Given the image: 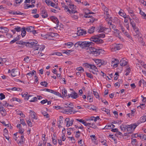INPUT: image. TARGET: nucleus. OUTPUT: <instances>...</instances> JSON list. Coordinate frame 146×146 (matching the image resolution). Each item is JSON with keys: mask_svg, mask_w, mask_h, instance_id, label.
<instances>
[{"mask_svg": "<svg viewBox=\"0 0 146 146\" xmlns=\"http://www.w3.org/2000/svg\"><path fill=\"white\" fill-rule=\"evenodd\" d=\"M105 34L102 33L94 36H92L90 39L91 41L94 42L96 43L100 44L104 42L103 40L100 38H104L105 36Z\"/></svg>", "mask_w": 146, "mask_h": 146, "instance_id": "1", "label": "nucleus"}, {"mask_svg": "<svg viewBox=\"0 0 146 146\" xmlns=\"http://www.w3.org/2000/svg\"><path fill=\"white\" fill-rule=\"evenodd\" d=\"M67 5L69 6L70 9L68 8L67 6L65 5L64 7L65 11L68 12L70 14L75 13L77 12V11L75 10L76 9V6L75 5L72 3L67 4Z\"/></svg>", "mask_w": 146, "mask_h": 146, "instance_id": "2", "label": "nucleus"}, {"mask_svg": "<svg viewBox=\"0 0 146 146\" xmlns=\"http://www.w3.org/2000/svg\"><path fill=\"white\" fill-rule=\"evenodd\" d=\"M102 51V49H97L91 46V48H90V50H88L87 52L90 54H92V55L96 56L100 54Z\"/></svg>", "mask_w": 146, "mask_h": 146, "instance_id": "3", "label": "nucleus"}, {"mask_svg": "<svg viewBox=\"0 0 146 146\" xmlns=\"http://www.w3.org/2000/svg\"><path fill=\"white\" fill-rule=\"evenodd\" d=\"M140 123L139 122L137 121V123L132 124L127 126V130L129 133H131L134 130L135 128Z\"/></svg>", "mask_w": 146, "mask_h": 146, "instance_id": "4", "label": "nucleus"}, {"mask_svg": "<svg viewBox=\"0 0 146 146\" xmlns=\"http://www.w3.org/2000/svg\"><path fill=\"white\" fill-rule=\"evenodd\" d=\"M91 41H82V44L81 45V47L82 48L86 49L89 48L90 50V48L91 47L90 46H94V43Z\"/></svg>", "mask_w": 146, "mask_h": 146, "instance_id": "5", "label": "nucleus"}, {"mask_svg": "<svg viewBox=\"0 0 146 146\" xmlns=\"http://www.w3.org/2000/svg\"><path fill=\"white\" fill-rule=\"evenodd\" d=\"M130 23L136 32V35H134V36H137V37H139L140 36V33L138 29L136 27L135 23L133 21H132L130 22Z\"/></svg>", "mask_w": 146, "mask_h": 146, "instance_id": "6", "label": "nucleus"}, {"mask_svg": "<svg viewBox=\"0 0 146 146\" xmlns=\"http://www.w3.org/2000/svg\"><path fill=\"white\" fill-rule=\"evenodd\" d=\"M123 46L122 45L120 44H114L113 45V47L111 48L112 51H116L117 50H119Z\"/></svg>", "mask_w": 146, "mask_h": 146, "instance_id": "7", "label": "nucleus"}, {"mask_svg": "<svg viewBox=\"0 0 146 146\" xmlns=\"http://www.w3.org/2000/svg\"><path fill=\"white\" fill-rule=\"evenodd\" d=\"M77 34L78 36H82L85 35L86 34V31L84 29H81L80 27L78 28H77Z\"/></svg>", "mask_w": 146, "mask_h": 146, "instance_id": "8", "label": "nucleus"}, {"mask_svg": "<svg viewBox=\"0 0 146 146\" xmlns=\"http://www.w3.org/2000/svg\"><path fill=\"white\" fill-rule=\"evenodd\" d=\"M41 12L40 15L43 18H45L48 17V15L47 12L45 9L44 8H42L41 9Z\"/></svg>", "mask_w": 146, "mask_h": 146, "instance_id": "9", "label": "nucleus"}, {"mask_svg": "<svg viewBox=\"0 0 146 146\" xmlns=\"http://www.w3.org/2000/svg\"><path fill=\"white\" fill-rule=\"evenodd\" d=\"M65 121L66 122V127H69L73 124L74 120L71 119L70 120L69 118L67 117L65 119Z\"/></svg>", "mask_w": 146, "mask_h": 146, "instance_id": "10", "label": "nucleus"}, {"mask_svg": "<svg viewBox=\"0 0 146 146\" xmlns=\"http://www.w3.org/2000/svg\"><path fill=\"white\" fill-rule=\"evenodd\" d=\"M68 98L71 97L73 99H76L78 97L77 94L75 92H72L71 94L68 95Z\"/></svg>", "mask_w": 146, "mask_h": 146, "instance_id": "11", "label": "nucleus"}, {"mask_svg": "<svg viewBox=\"0 0 146 146\" xmlns=\"http://www.w3.org/2000/svg\"><path fill=\"white\" fill-rule=\"evenodd\" d=\"M86 66H88V67H90V68L94 70L96 72H98V70L97 68L94 65L90 64H88V63H86Z\"/></svg>", "mask_w": 146, "mask_h": 146, "instance_id": "12", "label": "nucleus"}, {"mask_svg": "<svg viewBox=\"0 0 146 146\" xmlns=\"http://www.w3.org/2000/svg\"><path fill=\"white\" fill-rule=\"evenodd\" d=\"M50 19L52 21L56 24L57 26L58 25L59 21L56 17L52 16L50 17ZM57 27H58V26H57Z\"/></svg>", "mask_w": 146, "mask_h": 146, "instance_id": "13", "label": "nucleus"}, {"mask_svg": "<svg viewBox=\"0 0 146 146\" xmlns=\"http://www.w3.org/2000/svg\"><path fill=\"white\" fill-rule=\"evenodd\" d=\"M119 61L117 59L114 58L112 59L111 64H113V66H115V67H116L117 66L118 64H119Z\"/></svg>", "mask_w": 146, "mask_h": 146, "instance_id": "14", "label": "nucleus"}, {"mask_svg": "<svg viewBox=\"0 0 146 146\" xmlns=\"http://www.w3.org/2000/svg\"><path fill=\"white\" fill-rule=\"evenodd\" d=\"M0 32L7 33L9 31V30L6 27H0Z\"/></svg>", "mask_w": 146, "mask_h": 146, "instance_id": "15", "label": "nucleus"}, {"mask_svg": "<svg viewBox=\"0 0 146 146\" xmlns=\"http://www.w3.org/2000/svg\"><path fill=\"white\" fill-rule=\"evenodd\" d=\"M127 62L125 61V59L124 58H122L120 60V64L121 66H125L127 64Z\"/></svg>", "mask_w": 146, "mask_h": 146, "instance_id": "16", "label": "nucleus"}, {"mask_svg": "<svg viewBox=\"0 0 146 146\" xmlns=\"http://www.w3.org/2000/svg\"><path fill=\"white\" fill-rule=\"evenodd\" d=\"M64 45L66 46L67 48H70L74 45V44L72 42H68L64 43Z\"/></svg>", "mask_w": 146, "mask_h": 146, "instance_id": "17", "label": "nucleus"}, {"mask_svg": "<svg viewBox=\"0 0 146 146\" xmlns=\"http://www.w3.org/2000/svg\"><path fill=\"white\" fill-rule=\"evenodd\" d=\"M25 29L27 31L30 32H32L34 29V27L31 26L28 27Z\"/></svg>", "mask_w": 146, "mask_h": 146, "instance_id": "18", "label": "nucleus"}, {"mask_svg": "<svg viewBox=\"0 0 146 146\" xmlns=\"http://www.w3.org/2000/svg\"><path fill=\"white\" fill-rule=\"evenodd\" d=\"M30 41L31 42V43L33 44V47L34 46H39V45L37 44L38 42L36 40H30Z\"/></svg>", "mask_w": 146, "mask_h": 146, "instance_id": "19", "label": "nucleus"}, {"mask_svg": "<svg viewBox=\"0 0 146 146\" xmlns=\"http://www.w3.org/2000/svg\"><path fill=\"white\" fill-rule=\"evenodd\" d=\"M62 96L63 97H66L67 96V91L66 89L64 88L62 89Z\"/></svg>", "mask_w": 146, "mask_h": 146, "instance_id": "20", "label": "nucleus"}, {"mask_svg": "<svg viewBox=\"0 0 146 146\" xmlns=\"http://www.w3.org/2000/svg\"><path fill=\"white\" fill-rule=\"evenodd\" d=\"M98 29H99L98 31V32H103L104 31L106 30V29H109L108 28H105L104 27H102L101 26H100Z\"/></svg>", "mask_w": 146, "mask_h": 146, "instance_id": "21", "label": "nucleus"}, {"mask_svg": "<svg viewBox=\"0 0 146 146\" xmlns=\"http://www.w3.org/2000/svg\"><path fill=\"white\" fill-rule=\"evenodd\" d=\"M73 51L72 50H64L62 51V53L63 54H66L68 55H69L70 54V53Z\"/></svg>", "mask_w": 146, "mask_h": 146, "instance_id": "22", "label": "nucleus"}, {"mask_svg": "<svg viewBox=\"0 0 146 146\" xmlns=\"http://www.w3.org/2000/svg\"><path fill=\"white\" fill-rule=\"evenodd\" d=\"M26 29H25V28L24 27H23V28H22V30H21V35L22 37H23L26 34Z\"/></svg>", "mask_w": 146, "mask_h": 146, "instance_id": "23", "label": "nucleus"}, {"mask_svg": "<svg viewBox=\"0 0 146 146\" xmlns=\"http://www.w3.org/2000/svg\"><path fill=\"white\" fill-rule=\"evenodd\" d=\"M95 27H92L89 29L88 32L89 34H91L93 33L94 31Z\"/></svg>", "mask_w": 146, "mask_h": 146, "instance_id": "24", "label": "nucleus"}, {"mask_svg": "<svg viewBox=\"0 0 146 146\" xmlns=\"http://www.w3.org/2000/svg\"><path fill=\"white\" fill-rule=\"evenodd\" d=\"M49 33V36H50V37L52 38V39L53 37L55 36H57L58 35L57 33Z\"/></svg>", "mask_w": 146, "mask_h": 146, "instance_id": "25", "label": "nucleus"}, {"mask_svg": "<svg viewBox=\"0 0 146 146\" xmlns=\"http://www.w3.org/2000/svg\"><path fill=\"white\" fill-rule=\"evenodd\" d=\"M49 33L46 34V35H41V36L43 37L44 39H47L49 40H52V38L50 37V36H49Z\"/></svg>", "mask_w": 146, "mask_h": 146, "instance_id": "26", "label": "nucleus"}, {"mask_svg": "<svg viewBox=\"0 0 146 146\" xmlns=\"http://www.w3.org/2000/svg\"><path fill=\"white\" fill-rule=\"evenodd\" d=\"M82 44V41H79L76 42L74 45V46L75 48H77L79 46L81 47Z\"/></svg>", "mask_w": 146, "mask_h": 146, "instance_id": "27", "label": "nucleus"}, {"mask_svg": "<svg viewBox=\"0 0 146 146\" xmlns=\"http://www.w3.org/2000/svg\"><path fill=\"white\" fill-rule=\"evenodd\" d=\"M30 113L31 117L35 119H37V117L36 116L35 114V113L34 111H31Z\"/></svg>", "mask_w": 146, "mask_h": 146, "instance_id": "28", "label": "nucleus"}, {"mask_svg": "<svg viewBox=\"0 0 146 146\" xmlns=\"http://www.w3.org/2000/svg\"><path fill=\"white\" fill-rule=\"evenodd\" d=\"M140 121H138L140 123L145 121H146V115L141 117Z\"/></svg>", "mask_w": 146, "mask_h": 146, "instance_id": "29", "label": "nucleus"}, {"mask_svg": "<svg viewBox=\"0 0 146 146\" xmlns=\"http://www.w3.org/2000/svg\"><path fill=\"white\" fill-rule=\"evenodd\" d=\"M26 46L29 47H33V44L31 42L30 40L29 41L26 42Z\"/></svg>", "mask_w": 146, "mask_h": 146, "instance_id": "30", "label": "nucleus"}, {"mask_svg": "<svg viewBox=\"0 0 146 146\" xmlns=\"http://www.w3.org/2000/svg\"><path fill=\"white\" fill-rule=\"evenodd\" d=\"M45 47L44 46H40L39 47L36 46L35 48V50H38V49L40 48V50H43L45 48Z\"/></svg>", "mask_w": 146, "mask_h": 146, "instance_id": "31", "label": "nucleus"}, {"mask_svg": "<svg viewBox=\"0 0 146 146\" xmlns=\"http://www.w3.org/2000/svg\"><path fill=\"white\" fill-rule=\"evenodd\" d=\"M108 24H109L110 25V30L111 29V28L114 31L116 29V27L114 25L112 24L111 22H108Z\"/></svg>", "mask_w": 146, "mask_h": 146, "instance_id": "32", "label": "nucleus"}, {"mask_svg": "<svg viewBox=\"0 0 146 146\" xmlns=\"http://www.w3.org/2000/svg\"><path fill=\"white\" fill-rule=\"evenodd\" d=\"M42 114H43L44 116L46 118H49V115L48 113L46 111H42Z\"/></svg>", "mask_w": 146, "mask_h": 146, "instance_id": "33", "label": "nucleus"}, {"mask_svg": "<svg viewBox=\"0 0 146 146\" xmlns=\"http://www.w3.org/2000/svg\"><path fill=\"white\" fill-rule=\"evenodd\" d=\"M64 112L65 113L68 114H71L72 113V111H71V110L67 109L65 110L64 111Z\"/></svg>", "mask_w": 146, "mask_h": 146, "instance_id": "34", "label": "nucleus"}, {"mask_svg": "<svg viewBox=\"0 0 146 146\" xmlns=\"http://www.w3.org/2000/svg\"><path fill=\"white\" fill-rule=\"evenodd\" d=\"M140 14L143 17V18L146 19V14L141 10H140Z\"/></svg>", "mask_w": 146, "mask_h": 146, "instance_id": "35", "label": "nucleus"}, {"mask_svg": "<svg viewBox=\"0 0 146 146\" xmlns=\"http://www.w3.org/2000/svg\"><path fill=\"white\" fill-rule=\"evenodd\" d=\"M16 44H20L22 45H25L26 42H23L22 40L17 41L16 42Z\"/></svg>", "mask_w": 146, "mask_h": 146, "instance_id": "36", "label": "nucleus"}, {"mask_svg": "<svg viewBox=\"0 0 146 146\" xmlns=\"http://www.w3.org/2000/svg\"><path fill=\"white\" fill-rule=\"evenodd\" d=\"M121 11H122V10H121L119 12V14L121 16H122L123 17H125L126 16V14L125 13L122 12Z\"/></svg>", "mask_w": 146, "mask_h": 146, "instance_id": "37", "label": "nucleus"}, {"mask_svg": "<svg viewBox=\"0 0 146 146\" xmlns=\"http://www.w3.org/2000/svg\"><path fill=\"white\" fill-rule=\"evenodd\" d=\"M114 31H115L114 33L117 34V36L119 37V36H120L119 34L120 33V32L117 29L115 30Z\"/></svg>", "mask_w": 146, "mask_h": 146, "instance_id": "38", "label": "nucleus"}, {"mask_svg": "<svg viewBox=\"0 0 146 146\" xmlns=\"http://www.w3.org/2000/svg\"><path fill=\"white\" fill-rule=\"evenodd\" d=\"M14 29L17 32H20L22 30V28L20 27L19 26L16 27Z\"/></svg>", "mask_w": 146, "mask_h": 146, "instance_id": "39", "label": "nucleus"}, {"mask_svg": "<svg viewBox=\"0 0 146 146\" xmlns=\"http://www.w3.org/2000/svg\"><path fill=\"white\" fill-rule=\"evenodd\" d=\"M53 94L60 97L63 98L61 94L58 92L54 91Z\"/></svg>", "mask_w": 146, "mask_h": 146, "instance_id": "40", "label": "nucleus"}, {"mask_svg": "<svg viewBox=\"0 0 146 146\" xmlns=\"http://www.w3.org/2000/svg\"><path fill=\"white\" fill-rule=\"evenodd\" d=\"M88 126L94 129H96L97 128V126L94 123H91V124L89 125Z\"/></svg>", "mask_w": 146, "mask_h": 146, "instance_id": "41", "label": "nucleus"}, {"mask_svg": "<svg viewBox=\"0 0 146 146\" xmlns=\"http://www.w3.org/2000/svg\"><path fill=\"white\" fill-rule=\"evenodd\" d=\"M120 129L122 131H125L127 130V126H124L123 125L120 126Z\"/></svg>", "mask_w": 146, "mask_h": 146, "instance_id": "42", "label": "nucleus"}, {"mask_svg": "<svg viewBox=\"0 0 146 146\" xmlns=\"http://www.w3.org/2000/svg\"><path fill=\"white\" fill-rule=\"evenodd\" d=\"M101 110L103 111H105L107 114H108L110 112V110H109L106 109L105 108H102Z\"/></svg>", "mask_w": 146, "mask_h": 146, "instance_id": "43", "label": "nucleus"}, {"mask_svg": "<svg viewBox=\"0 0 146 146\" xmlns=\"http://www.w3.org/2000/svg\"><path fill=\"white\" fill-rule=\"evenodd\" d=\"M93 94L94 96L96 98H99V95L98 93L97 92L94 91H93Z\"/></svg>", "mask_w": 146, "mask_h": 146, "instance_id": "44", "label": "nucleus"}, {"mask_svg": "<svg viewBox=\"0 0 146 146\" xmlns=\"http://www.w3.org/2000/svg\"><path fill=\"white\" fill-rule=\"evenodd\" d=\"M86 74L88 77L90 78L91 79L93 78V75L91 73L86 72Z\"/></svg>", "mask_w": 146, "mask_h": 146, "instance_id": "45", "label": "nucleus"}, {"mask_svg": "<svg viewBox=\"0 0 146 146\" xmlns=\"http://www.w3.org/2000/svg\"><path fill=\"white\" fill-rule=\"evenodd\" d=\"M88 13H89V14H86L84 15V17L86 18H91L92 16L91 15H89V14H91L92 13H92V12H89Z\"/></svg>", "mask_w": 146, "mask_h": 146, "instance_id": "46", "label": "nucleus"}, {"mask_svg": "<svg viewBox=\"0 0 146 146\" xmlns=\"http://www.w3.org/2000/svg\"><path fill=\"white\" fill-rule=\"evenodd\" d=\"M101 142L102 145H104L106 146H108L106 143V141L105 139H102L101 140Z\"/></svg>", "mask_w": 146, "mask_h": 146, "instance_id": "47", "label": "nucleus"}, {"mask_svg": "<svg viewBox=\"0 0 146 146\" xmlns=\"http://www.w3.org/2000/svg\"><path fill=\"white\" fill-rule=\"evenodd\" d=\"M131 70L130 68L129 67L126 70L125 72L126 73L125 74V75L126 76L128 75L129 74V73L130 72Z\"/></svg>", "mask_w": 146, "mask_h": 146, "instance_id": "48", "label": "nucleus"}, {"mask_svg": "<svg viewBox=\"0 0 146 146\" xmlns=\"http://www.w3.org/2000/svg\"><path fill=\"white\" fill-rule=\"evenodd\" d=\"M40 84L43 86L45 87H47V85L48 84V83L46 82H41L40 83Z\"/></svg>", "mask_w": 146, "mask_h": 146, "instance_id": "49", "label": "nucleus"}, {"mask_svg": "<svg viewBox=\"0 0 146 146\" xmlns=\"http://www.w3.org/2000/svg\"><path fill=\"white\" fill-rule=\"evenodd\" d=\"M77 70L81 72H84V69L82 67H80L76 68Z\"/></svg>", "mask_w": 146, "mask_h": 146, "instance_id": "50", "label": "nucleus"}, {"mask_svg": "<svg viewBox=\"0 0 146 146\" xmlns=\"http://www.w3.org/2000/svg\"><path fill=\"white\" fill-rule=\"evenodd\" d=\"M37 100V98L36 97H34L33 98V99H31V100L29 101L31 102H33L36 101Z\"/></svg>", "mask_w": 146, "mask_h": 146, "instance_id": "51", "label": "nucleus"}, {"mask_svg": "<svg viewBox=\"0 0 146 146\" xmlns=\"http://www.w3.org/2000/svg\"><path fill=\"white\" fill-rule=\"evenodd\" d=\"M20 121L21 122V124H22L23 126H26V124L25 123V122L23 119H21Z\"/></svg>", "mask_w": 146, "mask_h": 146, "instance_id": "52", "label": "nucleus"}, {"mask_svg": "<svg viewBox=\"0 0 146 146\" xmlns=\"http://www.w3.org/2000/svg\"><path fill=\"white\" fill-rule=\"evenodd\" d=\"M122 121L121 120H116V121H114L113 122H112V123H118L120 124H121Z\"/></svg>", "mask_w": 146, "mask_h": 146, "instance_id": "53", "label": "nucleus"}, {"mask_svg": "<svg viewBox=\"0 0 146 146\" xmlns=\"http://www.w3.org/2000/svg\"><path fill=\"white\" fill-rule=\"evenodd\" d=\"M0 99L1 100H2L5 98V95L3 93H1L0 94Z\"/></svg>", "mask_w": 146, "mask_h": 146, "instance_id": "54", "label": "nucleus"}, {"mask_svg": "<svg viewBox=\"0 0 146 146\" xmlns=\"http://www.w3.org/2000/svg\"><path fill=\"white\" fill-rule=\"evenodd\" d=\"M2 104L3 105V106L6 107H8L9 105V104L7 103L6 101H4L3 103Z\"/></svg>", "mask_w": 146, "mask_h": 146, "instance_id": "55", "label": "nucleus"}, {"mask_svg": "<svg viewBox=\"0 0 146 146\" xmlns=\"http://www.w3.org/2000/svg\"><path fill=\"white\" fill-rule=\"evenodd\" d=\"M28 93L27 92H23L22 93V96L23 97H25L28 96Z\"/></svg>", "mask_w": 146, "mask_h": 146, "instance_id": "56", "label": "nucleus"}, {"mask_svg": "<svg viewBox=\"0 0 146 146\" xmlns=\"http://www.w3.org/2000/svg\"><path fill=\"white\" fill-rule=\"evenodd\" d=\"M27 122L28 124V125L30 126V127H32V123L31 122V121L30 120H28L27 121Z\"/></svg>", "mask_w": 146, "mask_h": 146, "instance_id": "57", "label": "nucleus"}, {"mask_svg": "<svg viewBox=\"0 0 146 146\" xmlns=\"http://www.w3.org/2000/svg\"><path fill=\"white\" fill-rule=\"evenodd\" d=\"M12 101H17L18 102H21V100L19 98H13L12 99Z\"/></svg>", "mask_w": 146, "mask_h": 146, "instance_id": "58", "label": "nucleus"}, {"mask_svg": "<svg viewBox=\"0 0 146 146\" xmlns=\"http://www.w3.org/2000/svg\"><path fill=\"white\" fill-rule=\"evenodd\" d=\"M76 120L80 122H81L83 124L85 123L84 122V121L83 119H76Z\"/></svg>", "mask_w": 146, "mask_h": 146, "instance_id": "59", "label": "nucleus"}, {"mask_svg": "<svg viewBox=\"0 0 146 146\" xmlns=\"http://www.w3.org/2000/svg\"><path fill=\"white\" fill-rule=\"evenodd\" d=\"M119 27L120 28V29H121L122 32L123 33L125 31V29L121 25H120Z\"/></svg>", "mask_w": 146, "mask_h": 146, "instance_id": "60", "label": "nucleus"}, {"mask_svg": "<svg viewBox=\"0 0 146 146\" xmlns=\"http://www.w3.org/2000/svg\"><path fill=\"white\" fill-rule=\"evenodd\" d=\"M47 102H48V100L47 99L44 100L40 102V103L42 104H43L47 103Z\"/></svg>", "mask_w": 146, "mask_h": 146, "instance_id": "61", "label": "nucleus"}, {"mask_svg": "<svg viewBox=\"0 0 146 146\" xmlns=\"http://www.w3.org/2000/svg\"><path fill=\"white\" fill-rule=\"evenodd\" d=\"M52 1L49 0H46L45 2L48 5H50Z\"/></svg>", "mask_w": 146, "mask_h": 146, "instance_id": "62", "label": "nucleus"}, {"mask_svg": "<svg viewBox=\"0 0 146 146\" xmlns=\"http://www.w3.org/2000/svg\"><path fill=\"white\" fill-rule=\"evenodd\" d=\"M52 139L53 143L55 145H56L57 144L56 139H54L53 137L52 138Z\"/></svg>", "mask_w": 146, "mask_h": 146, "instance_id": "63", "label": "nucleus"}, {"mask_svg": "<svg viewBox=\"0 0 146 146\" xmlns=\"http://www.w3.org/2000/svg\"><path fill=\"white\" fill-rule=\"evenodd\" d=\"M132 141H131V143L132 145L135 144V143L136 142V140L135 139H133L131 138Z\"/></svg>", "mask_w": 146, "mask_h": 146, "instance_id": "64", "label": "nucleus"}]
</instances>
